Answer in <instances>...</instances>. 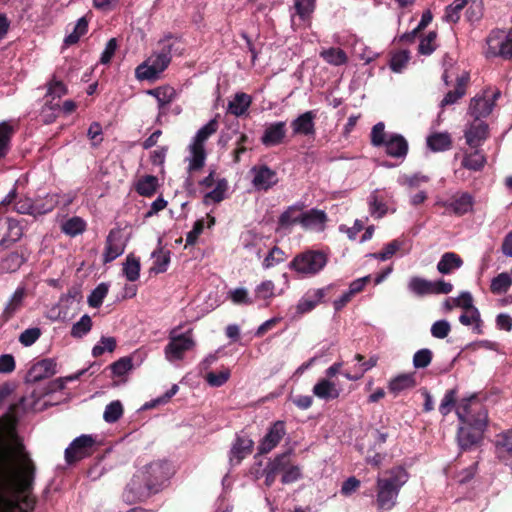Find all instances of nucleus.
Masks as SVG:
<instances>
[{
	"instance_id": "nucleus-32",
	"label": "nucleus",
	"mask_w": 512,
	"mask_h": 512,
	"mask_svg": "<svg viewBox=\"0 0 512 512\" xmlns=\"http://www.w3.org/2000/svg\"><path fill=\"white\" fill-rule=\"evenodd\" d=\"M427 146L434 152L449 150L452 140L448 133H434L427 138Z\"/></svg>"
},
{
	"instance_id": "nucleus-38",
	"label": "nucleus",
	"mask_w": 512,
	"mask_h": 512,
	"mask_svg": "<svg viewBox=\"0 0 512 512\" xmlns=\"http://www.w3.org/2000/svg\"><path fill=\"white\" fill-rule=\"evenodd\" d=\"M68 93L67 86L61 81L55 78L51 79L47 83V92L45 94V101L60 102V98Z\"/></svg>"
},
{
	"instance_id": "nucleus-45",
	"label": "nucleus",
	"mask_w": 512,
	"mask_h": 512,
	"mask_svg": "<svg viewBox=\"0 0 512 512\" xmlns=\"http://www.w3.org/2000/svg\"><path fill=\"white\" fill-rule=\"evenodd\" d=\"M87 31H88V20L86 19V17H81L77 21L73 31L65 37L64 44L66 46H71V45L76 44L79 41V39L87 33Z\"/></svg>"
},
{
	"instance_id": "nucleus-21",
	"label": "nucleus",
	"mask_w": 512,
	"mask_h": 512,
	"mask_svg": "<svg viewBox=\"0 0 512 512\" xmlns=\"http://www.w3.org/2000/svg\"><path fill=\"white\" fill-rule=\"evenodd\" d=\"M490 88L484 90L482 96H475L470 102V113L476 120L485 118L491 114L493 110V102L489 98Z\"/></svg>"
},
{
	"instance_id": "nucleus-30",
	"label": "nucleus",
	"mask_w": 512,
	"mask_h": 512,
	"mask_svg": "<svg viewBox=\"0 0 512 512\" xmlns=\"http://www.w3.org/2000/svg\"><path fill=\"white\" fill-rule=\"evenodd\" d=\"M416 386L414 373H405L391 379L388 389L391 393L397 395L405 390L412 389Z\"/></svg>"
},
{
	"instance_id": "nucleus-20",
	"label": "nucleus",
	"mask_w": 512,
	"mask_h": 512,
	"mask_svg": "<svg viewBox=\"0 0 512 512\" xmlns=\"http://www.w3.org/2000/svg\"><path fill=\"white\" fill-rule=\"evenodd\" d=\"M496 454L499 460L512 470V430L497 435Z\"/></svg>"
},
{
	"instance_id": "nucleus-46",
	"label": "nucleus",
	"mask_w": 512,
	"mask_h": 512,
	"mask_svg": "<svg viewBox=\"0 0 512 512\" xmlns=\"http://www.w3.org/2000/svg\"><path fill=\"white\" fill-rule=\"evenodd\" d=\"M369 211L375 218L383 217L388 211V207L383 198L375 192L369 196Z\"/></svg>"
},
{
	"instance_id": "nucleus-36",
	"label": "nucleus",
	"mask_w": 512,
	"mask_h": 512,
	"mask_svg": "<svg viewBox=\"0 0 512 512\" xmlns=\"http://www.w3.org/2000/svg\"><path fill=\"white\" fill-rule=\"evenodd\" d=\"M228 189V182L225 178L218 179L216 182V187L207 192L203 197V203L205 205H209L211 203H220L225 199V193Z\"/></svg>"
},
{
	"instance_id": "nucleus-4",
	"label": "nucleus",
	"mask_w": 512,
	"mask_h": 512,
	"mask_svg": "<svg viewBox=\"0 0 512 512\" xmlns=\"http://www.w3.org/2000/svg\"><path fill=\"white\" fill-rule=\"evenodd\" d=\"M181 326L173 328L169 333V342L165 346L164 353L168 361L173 362L182 360L187 351L195 347L193 339V330L189 329L184 333L178 334Z\"/></svg>"
},
{
	"instance_id": "nucleus-35",
	"label": "nucleus",
	"mask_w": 512,
	"mask_h": 512,
	"mask_svg": "<svg viewBox=\"0 0 512 512\" xmlns=\"http://www.w3.org/2000/svg\"><path fill=\"white\" fill-rule=\"evenodd\" d=\"M320 57L330 65L340 66L348 61L345 51L338 47H331L320 52Z\"/></svg>"
},
{
	"instance_id": "nucleus-5",
	"label": "nucleus",
	"mask_w": 512,
	"mask_h": 512,
	"mask_svg": "<svg viewBox=\"0 0 512 512\" xmlns=\"http://www.w3.org/2000/svg\"><path fill=\"white\" fill-rule=\"evenodd\" d=\"M145 479L153 494L162 490L172 475L170 464L167 461H155L138 471Z\"/></svg>"
},
{
	"instance_id": "nucleus-28",
	"label": "nucleus",
	"mask_w": 512,
	"mask_h": 512,
	"mask_svg": "<svg viewBox=\"0 0 512 512\" xmlns=\"http://www.w3.org/2000/svg\"><path fill=\"white\" fill-rule=\"evenodd\" d=\"M411 242L405 238L394 239L387 243L378 253H369L366 256H393L396 253L407 254L410 252Z\"/></svg>"
},
{
	"instance_id": "nucleus-54",
	"label": "nucleus",
	"mask_w": 512,
	"mask_h": 512,
	"mask_svg": "<svg viewBox=\"0 0 512 512\" xmlns=\"http://www.w3.org/2000/svg\"><path fill=\"white\" fill-rule=\"evenodd\" d=\"M437 32L430 31L425 37H423L418 46V52L421 55H431L436 50Z\"/></svg>"
},
{
	"instance_id": "nucleus-64",
	"label": "nucleus",
	"mask_w": 512,
	"mask_h": 512,
	"mask_svg": "<svg viewBox=\"0 0 512 512\" xmlns=\"http://www.w3.org/2000/svg\"><path fill=\"white\" fill-rule=\"evenodd\" d=\"M230 377V371L229 369H224L218 373L215 372H209L206 375V381L207 383L212 387H220L224 385Z\"/></svg>"
},
{
	"instance_id": "nucleus-15",
	"label": "nucleus",
	"mask_w": 512,
	"mask_h": 512,
	"mask_svg": "<svg viewBox=\"0 0 512 512\" xmlns=\"http://www.w3.org/2000/svg\"><path fill=\"white\" fill-rule=\"evenodd\" d=\"M286 133V122H274L265 128L260 140L265 147L277 146L284 142Z\"/></svg>"
},
{
	"instance_id": "nucleus-59",
	"label": "nucleus",
	"mask_w": 512,
	"mask_h": 512,
	"mask_svg": "<svg viewBox=\"0 0 512 512\" xmlns=\"http://www.w3.org/2000/svg\"><path fill=\"white\" fill-rule=\"evenodd\" d=\"M116 339L114 337H101L100 344H97L92 349L94 357L101 356L105 351L113 352L116 348Z\"/></svg>"
},
{
	"instance_id": "nucleus-57",
	"label": "nucleus",
	"mask_w": 512,
	"mask_h": 512,
	"mask_svg": "<svg viewBox=\"0 0 512 512\" xmlns=\"http://www.w3.org/2000/svg\"><path fill=\"white\" fill-rule=\"evenodd\" d=\"M410 59L409 51L401 50L394 53L390 59L389 66L393 72L399 73L406 66Z\"/></svg>"
},
{
	"instance_id": "nucleus-44",
	"label": "nucleus",
	"mask_w": 512,
	"mask_h": 512,
	"mask_svg": "<svg viewBox=\"0 0 512 512\" xmlns=\"http://www.w3.org/2000/svg\"><path fill=\"white\" fill-rule=\"evenodd\" d=\"M218 121L216 118L211 119L207 124L201 127L194 137L192 144L204 146L205 141L218 130Z\"/></svg>"
},
{
	"instance_id": "nucleus-51",
	"label": "nucleus",
	"mask_w": 512,
	"mask_h": 512,
	"mask_svg": "<svg viewBox=\"0 0 512 512\" xmlns=\"http://www.w3.org/2000/svg\"><path fill=\"white\" fill-rule=\"evenodd\" d=\"M387 133L385 132V124L378 122L375 124L370 133V141L374 147H382L388 139Z\"/></svg>"
},
{
	"instance_id": "nucleus-1",
	"label": "nucleus",
	"mask_w": 512,
	"mask_h": 512,
	"mask_svg": "<svg viewBox=\"0 0 512 512\" xmlns=\"http://www.w3.org/2000/svg\"><path fill=\"white\" fill-rule=\"evenodd\" d=\"M456 415L463 425L458 428L457 442L462 451L478 446L488 424V412L480 402L478 394L473 393L460 400Z\"/></svg>"
},
{
	"instance_id": "nucleus-40",
	"label": "nucleus",
	"mask_w": 512,
	"mask_h": 512,
	"mask_svg": "<svg viewBox=\"0 0 512 512\" xmlns=\"http://www.w3.org/2000/svg\"><path fill=\"white\" fill-rule=\"evenodd\" d=\"M467 4L468 0H454L445 8L444 21L456 24L460 20L461 12Z\"/></svg>"
},
{
	"instance_id": "nucleus-33",
	"label": "nucleus",
	"mask_w": 512,
	"mask_h": 512,
	"mask_svg": "<svg viewBox=\"0 0 512 512\" xmlns=\"http://www.w3.org/2000/svg\"><path fill=\"white\" fill-rule=\"evenodd\" d=\"M460 401H458V388L454 387L452 389H448L444 397L441 400V403L439 405V412L442 416H447L450 414L454 409H457V406L459 405Z\"/></svg>"
},
{
	"instance_id": "nucleus-2",
	"label": "nucleus",
	"mask_w": 512,
	"mask_h": 512,
	"mask_svg": "<svg viewBox=\"0 0 512 512\" xmlns=\"http://www.w3.org/2000/svg\"><path fill=\"white\" fill-rule=\"evenodd\" d=\"M31 473L12 466L0 473V512H29Z\"/></svg>"
},
{
	"instance_id": "nucleus-22",
	"label": "nucleus",
	"mask_w": 512,
	"mask_h": 512,
	"mask_svg": "<svg viewBox=\"0 0 512 512\" xmlns=\"http://www.w3.org/2000/svg\"><path fill=\"white\" fill-rule=\"evenodd\" d=\"M253 441L246 437L237 436L230 453L229 461L232 465H238L241 461L252 453Z\"/></svg>"
},
{
	"instance_id": "nucleus-26",
	"label": "nucleus",
	"mask_w": 512,
	"mask_h": 512,
	"mask_svg": "<svg viewBox=\"0 0 512 512\" xmlns=\"http://www.w3.org/2000/svg\"><path fill=\"white\" fill-rule=\"evenodd\" d=\"M488 53L492 56H501L504 59L512 58V40L500 41L498 37L491 34L488 39Z\"/></svg>"
},
{
	"instance_id": "nucleus-61",
	"label": "nucleus",
	"mask_w": 512,
	"mask_h": 512,
	"mask_svg": "<svg viewBox=\"0 0 512 512\" xmlns=\"http://www.w3.org/2000/svg\"><path fill=\"white\" fill-rule=\"evenodd\" d=\"M123 272L127 280L133 282L139 278L140 263L137 258H126L124 263Z\"/></svg>"
},
{
	"instance_id": "nucleus-6",
	"label": "nucleus",
	"mask_w": 512,
	"mask_h": 512,
	"mask_svg": "<svg viewBox=\"0 0 512 512\" xmlns=\"http://www.w3.org/2000/svg\"><path fill=\"white\" fill-rule=\"evenodd\" d=\"M96 439L89 434H82L76 437L65 449V461L68 465H73L96 451Z\"/></svg>"
},
{
	"instance_id": "nucleus-34",
	"label": "nucleus",
	"mask_w": 512,
	"mask_h": 512,
	"mask_svg": "<svg viewBox=\"0 0 512 512\" xmlns=\"http://www.w3.org/2000/svg\"><path fill=\"white\" fill-rule=\"evenodd\" d=\"M60 102H53L46 100L37 116V121L43 124H49L53 122L58 114L60 113Z\"/></svg>"
},
{
	"instance_id": "nucleus-9",
	"label": "nucleus",
	"mask_w": 512,
	"mask_h": 512,
	"mask_svg": "<svg viewBox=\"0 0 512 512\" xmlns=\"http://www.w3.org/2000/svg\"><path fill=\"white\" fill-rule=\"evenodd\" d=\"M23 235V228L18 220L0 217V247H8Z\"/></svg>"
},
{
	"instance_id": "nucleus-16",
	"label": "nucleus",
	"mask_w": 512,
	"mask_h": 512,
	"mask_svg": "<svg viewBox=\"0 0 512 512\" xmlns=\"http://www.w3.org/2000/svg\"><path fill=\"white\" fill-rule=\"evenodd\" d=\"M488 136V124L481 120L474 119L469 128L465 130L466 142L471 148L481 146Z\"/></svg>"
},
{
	"instance_id": "nucleus-24",
	"label": "nucleus",
	"mask_w": 512,
	"mask_h": 512,
	"mask_svg": "<svg viewBox=\"0 0 512 512\" xmlns=\"http://www.w3.org/2000/svg\"><path fill=\"white\" fill-rule=\"evenodd\" d=\"M474 205V198L468 192L456 193L449 202L445 204L446 208L451 209L454 214L462 216L471 212Z\"/></svg>"
},
{
	"instance_id": "nucleus-37",
	"label": "nucleus",
	"mask_w": 512,
	"mask_h": 512,
	"mask_svg": "<svg viewBox=\"0 0 512 512\" xmlns=\"http://www.w3.org/2000/svg\"><path fill=\"white\" fill-rule=\"evenodd\" d=\"M158 187V178L153 175H146L140 178L136 184V191L139 195L151 197Z\"/></svg>"
},
{
	"instance_id": "nucleus-29",
	"label": "nucleus",
	"mask_w": 512,
	"mask_h": 512,
	"mask_svg": "<svg viewBox=\"0 0 512 512\" xmlns=\"http://www.w3.org/2000/svg\"><path fill=\"white\" fill-rule=\"evenodd\" d=\"M313 393L318 398L330 401L337 399L340 395L336 385L328 379H320L313 387Z\"/></svg>"
},
{
	"instance_id": "nucleus-14",
	"label": "nucleus",
	"mask_w": 512,
	"mask_h": 512,
	"mask_svg": "<svg viewBox=\"0 0 512 512\" xmlns=\"http://www.w3.org/2000/svg\"><path fill=\"white\" fill-rule=\"evenodd\" d=\"M285 435V423L276 421L268 430L258 446L259 454H267L273 450Z\"/></svg>"
},
{
	"instance_id": "nucleus-39",
	"label": "nucleus",
	"mask_w": 512,
	"mask_h": 512,
	"mask_svg": "<svg viewBox=\"0 0 512 512\" xmlns=\"http://www.w3.org/2000/svg\"><path fill=\"white\" fill-rule=\"evenodd\" d=\"M191 159L188 166V171H199L205 165L206 160V152L205 147L200 145L191 144L190 145Z\"/></svg>"
},
{
	"instance_id": "nucleus-52",
	"label": "nucleus",
	"mask_w": 512,
	"mask_h": 512,
	"mask_svg": "<svg viewBox=\"0 0 512 512\" xmlns=\"http://www.w3.org/2000/svg\"><path fill=\"white\" fill-rule=\"evenodd\" d=\"M123 414V406L120 401L109 403L104 411L103 418L108 423H115Z\"/></svg>"
},
{
	"instance_id": "nucleus-62",
	"label": "nucleus",
	"mask_w": 512,
	"mask_h": 512,
	"mask_svg": "<svg viewBox=\"0 0 512 512\" xmlns=\"http://www.w3.org/2000/svg\"><path fill=\"white\" fill-rule=\"evenodd\" d=\"M275 285L272 281H263L255 288V299L270 300L274 297Z\"/></svg>"
},
{
	"instance_id": "nucleus-48",
	"label": "nucleus",
	"mask_w": 512,
	"mask_h": 512,
	"mask_svg": "<svg viewBox=\"0 0 512 512\" xmlns=\"http://www.w3.org/2000/svg\"><path fill=\"white\" fill-rule=\"evenodd\" d=\"M92 328L91 317L87 314L83 315L78 322H76L71 329V336L74 338H82L90 332Z\"/></svg>"
},
{
	"instance_id": "nucleus-27",
	"label": "nucleus",
	"mask_w": 512,
	"mask_h": 512,
	"mask_svg": "<svg viewBox=\"0 0 512 512\" xmlns=\"http://www.w3.org/2000/svg\"><path fill=\"white\" fill-rule=\"evenodd\" d=\"M252 104V97L244 92H238L228 103V112L236 117L245 115Z\"/></svg>"
},
{
	"instance_id": "nucleus-7",
	"label": "nucleus",
	"mask_w": 512,
	"mask_h": 512,
	"mask_svg": "<svg viewBox=\"0 0 512 512\" xmlns=\"http://www.w3.org/2000/svg\"><path fill=\"white\" fill-rule=\"evenodd\" d=\"M143 476L137 471L130 479L123 491V499L128 504H135L145 501L152 495Z\"/></svg>"
},
{
	"instance_id": "nucleus-47",
	"label": "nucleus",
	"mask_w": 512,
	"mask_h": 512,
	"mask_svg": "<svg viewBox=\"0 0 512 512\" xmlns=\"http://www.w3.org/2000/svg\"><path fill=\"white\" fill-rule=\"evenodd\" d=\"M511 283V277L508 273H500L493 278L490 285V290L494 294H501L509 289Z\"/></svg>"
},
{
	"instance_id": "nucleus-50",
	"label": "nucleus",
	"mask_w": 512,
	"mask_h": 512,
	"mask_svg": "<svg viewBox=\"0 0 512 512\" xmlns=\"http://www.w3.org/2000/svg\"><path fill=\"white\" fill-rule=\"evenodd\" d=\"M109 290V286L106 283H100L89 295L88 304L92 308H98L102 305L104 298L106 297Z\"/></svg>"
},
{
	"instance_id": "nucleus-17",
	"label": "nucleus",
	"mask_w": 512,
	"mask_h": 512,
	"mask_svg": "<svg viewBox=\"0 0 512 512\" xmlns=\"http://www.w3.org/2000/svg\"><path fill=\"white\" fill-rule=\"evenodd\" d=\"M388 156L404 160L408 154L409 145L404 136L397 133L389 134L388 139L382 146Z\"/></svg>"
},
{
	"instance_id": "nucleus-49",
	"label": "nucleus",
	"mask_w": 512,
	"mask_h": 512,
	"mask_svg": "<svg viewBox=\"0 0 512 512\" xmlns=\"http://www.w3.org/2000/svg\"><path fill=\"white\" fill-rule=\"evenodd\" d=\"M268 464L277 474L282 473L283 475L291 465V452L288 451L277 455Z\"/></svg>"
},
{
	"instance_id": "nucleus-55",
	"label": "nucleus",
	"mask_w": 512,
	"mask_h": 512,
	"mask_svg": "<svg viewBox=\"0 0 512 512\" xmlns=\"http://www.w3.org/2000/svg\"><path fill=\"white\" fill-rule=\"evenodd\" d=\"M316 0H295L294 7L296 14L302 19L307 20L314 12Z\"/></svg>"
},
{
	"instance_id": "nucleus-63",
	"label": "nucleus",
	"mask_w": 512,
	"mask_h": 512,
	"mask_svg": "<svg viewBox=\"0 0 512 512\" xmlns=\"http://www.w3.org/2000/svg\"><path fill=\"white\" fill-rule=\"evenodd\" d=\"M149 94L156 97L159 107L162 108L172 101V98L174 95V89L169 88V87L156 88V89L150 90Z\"/></svg>"
},
{
	"instance_id": "nucleus-25",
	"label": "nucleus",
	"mask_w": 512,
	"mask_h": 512,
	"mask_svg": "<svg viewBox=\"0 0 512 512\" xmlns=\"http://www.w3.org/2000/svg\"><path fill=\"white\" fill-rule=\"evenodd\" d=\"M469 81L470 75L468 72H464L461 76L457 77L455 89L446 93L441 101V106L445 107L452 105L461 99L466 94Z\"/></svg>"
},
{
	"instance_id": "nucleus-56",
	"label": "nucleus",
	"mask_w": 512,
	"mask_h": 512,
	"mask_svg": "<svg viewBox=\"0 0 512 512\" xmlns=\"http://www.w3.org/2000/svg\"><path fill=\"white\" fill-rule=\"evenodd\" d=\"M252 140L245 133H239L236 139V148L232 151V158L235 164H238L241 161V155L244 154L248 147L246 144L251 143Z\"/></svg>"
},
{
	"instance_id": "nucleus-43",
	"label": "nucleus",
	"mask_w": 512,
	"mask_h": 512,
	"mask_svg": "<svg viewBox=\"0 0 512 512\" xmlns=\"http://www.w3.org/2000/svg\"><path fill=\"white\" fill-rule=\"evenodd\" d=\"M86 223L85 221L78 216L71 217L64 221L61 225V230L63 233L69 236H76L85 231Z\"/></svg>"
},
{
	"instance_id": "nucleus-53",
	"label": "nucleus",
	"mask_w": 512,
	"mask_h": 512,
	"mask_svg": "<svg viewBox=\"0 0 512 512\" xmlns=\"http://www.w3.org/2000/svg\"><path fill=\"white\" fill-rule=\"evenodd\" d=\"M409 288L417 295L432 294L433 283L425 279L414 277L409 283Z\"/></svg>"
},
{
	"instance_id": "nucleus-3",
	"label": "nucleus",
	"mask_w": 512,
	"mask_h": 512,
	"mask_svg": "<svg viewBox=\"0 0 512 512\" xmlns=\"http://www.w3.org/2000/svg\"><path fill=\"white\" fill-rule=\"evenodd\" d=\"M407 480L408 474L400 466L387 471L384 477H378L376 504L379 510L389 511L396 505L400 489Z\"/></svg>"
},
{
	"instance_id": "nucleus-41",
	"label": "nucleus",
	"mask_w": 512,
	"mask_h": 512,
	"mask_svg": "<svg viewBox=\"0 0 512 512\" xmlns=\"http://www.w3.org/2000/svg\"><path fill=\"white\" fill-rule=\"evenodd\" d=\"M14 132V126L10 122L0 123V158L5 157L8 153L10 140Z\"/></svg>"
},
{
	"instance_id": "nucleus-42",
	"label": "nucleus",
	"mask_w": 512,
	"mask_h": 512,
	"mask_svg": "<svg viewBox=\"0 0 512 512\" xmlns=\"http://www.w3.org/2000/svg\"><path fill=\"white\" fill-rule=\"evenodd\" d=\"M461 164L468 170L480 171L486 164V157L476 149L474 152L466 154Z\"/></svg>"
},
{
	"instance_id": "nucleus-10",
	"label": "nucleus",
	"mask_w": 512,
	"mask_h": 512,
	"mask_svg": "<svg viewBox=\"0 0 512 512\" xmlns=\"http://www.w3.org/2000/svg\"><path fill=\"white\" fill-rule=\"evenodd\" d=\"M302 205H291L286 208L278 218L276 231L283 234H289L295 224L301 225Z\"/></svg>"
},
{
	"instance_id": "nucleus-8",
	"label": "nucleus",
	"mask_w": 512,
	"mask_h": 512,
	"mask_svg": "<svg viewBox=\"0 0 512 512\" xmlns=\"http://www.w3.org/2000/svg\"><path fill=\"white\" fill-rule=\"evenodd\" d=\"M332 289L331 285L318 289H309L298 301L296 312L298 315H304L314 310L318 304L324 302V298Z\"/></svg>"
},
{
	"instance_id": "nucleus-13",
	"label": "nucleus",
	"mask_w": 512,
	"mask_h": 512,
	"mask_svg": "<svg viewBox=\"0 0 512 512\" xmlns=\"http://www.w3.org/2000/svg\"><path fill=\"white\" fill-rule=\"evenodd\" d=\"M254 174L252 183L259 190H268L278 182L277 174L267 165H256L251 168Z\"/></svg>"
},
{
	"instance_id": "nucleus-60",
	"label": "nucleus",
	"mask_w": 512,
	"mask_h": 512,
	"mask_svg": "<svg viewBox=\"0 0 512 512\" xmlns=\"http://www.w3.org/2000/svg\"><path fill=\"white\" fill-rule=\"evenodd\" d=\"M132 367L133 363L131 357H122L109 366L113 375L118 377L125 375Z\"/></svg>"
},
{
	"instance_id": "nucleus-18",
	"label": "nucleus",
	"mask_w": 512,
	"mask_h": 512,
	"mask_svg": "<svg viewBox=\"0 0 512 512\" xmlns=\"http://www.w3.org/2000/svg\"><path fill=\"white\" fill-rule=\"evenodd\" d=\"M328 216L323 210L316 208L301 213V226L306 230L323 231Z\"/></svg>"
},
{
	"instance_id": "nucleus-58",
	"label": "nucleus",
	"mask_w": 512,
	"mask_h": 512,
	"mask_svg": "<svg viewBox=\"0 0 512 512\" xmlns=\"http://www.w3.org/2000/svg\"><path fill=\"white\" fill-rule=\"evenodd\" d=\"M433 353L428 348L418 350L413 356V365L416 369L426 368L430 365Z\"/></svg>"
},
{
	"instance_id": "nucleus-23",
	"label": "nucleus",
	"mask_w": 512,
	"mask_h": 512,
	"mask_svg": "<svg viewBox=\"0 0 512 512\" xmlns=\"http://www.w3.org/2000/svg\"><path fill=\"white\" fill-rule=\"evenodd\" d=\"M327 258H293L291 267L303 275H314L326 265Z\"/></svg>"
},
{
	"instance_id": "nucleus-12",
	"label": "nucleus",
	"mask_w": 512,
	"mask_h": 512,
	"mask_svg": "<svg viewBox=\"0 0 512 512\" xmlns=\"http://www.w3.org/2000/svg\"><path fill=\"white\" fill-rule=\"evenodd\" d=\"M173 39L177 41L178 37L169 33L159 41L160 50L157 53L155 60L157 61V65H159L160 69L165 70L168 67L173 54H181V49L175 47V42H171Z\"/></svg>"
},
{
	"instance_id": "nucleus-11",
	"label": "nucleus",
	"mask_w": 512,
	"mask_h": 512,
	"mask_svg": "<svg viewBox=\"0 0 512 512\" xmlns=\"http://www.w3.org/2000/svg\"><path fill=\"white\" fill-rule=\"evenodd\" d=\"M129 235L122 228L112 229L106 240V253L104 256H121L126 247Z\"/></svg>"
},
{
	"instance_id": "nucleus-19",
	"label": "nucleus",
	"mask_w": 512,
	"mask_h": 512,
	"mask_svg": "<svg viewBox=\"0 0 512 512\" xmlns=\"http://www.w3.org/2000/svg\"><path fill=\"white\" fill-rule=\"evenodd\" d=\"M316 113L312 110L299 115L291 122V128L294 135L314 136L316 133L315 120Z\"/></svg>"
},
{
	"instance_id": "nucleus-31",
	"label": "nucleus",
	"mask_w": 512,
	"mask_h": 512,
	"mask_svg": "<svg viewBox=\"0 0 512 512\" xmlns=\"http://www.w3.org/2000/svg\"><path fill=\"white\" fill-rule=\"evenodd\" d=\"M56 373V363L53 359H42L34 363V383L53 376Z\"/></svg>"
}]
</instances>
